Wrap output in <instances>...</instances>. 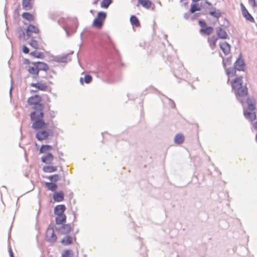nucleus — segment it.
Segmentation results:
<instances>
[{
	"instance_id": "ea45409f",
	"label": "nucleus",
	"mask_w": 257,
	"mask_h": 257,
	"mask_svg": "<svg viewBox=\"0 0 257 257\" xmlns=\"http://www.w3.org/2000/svg\"><path fill=\"white\" fill-rule=\"evenodd\" d=\"M22 51L25 54H28L30 51L29 49L25 45L23 46Z\"/></svg>"
},
{
	"instance_id": "aec40b11",
	"label": "nucleus",
	"mask_w": 257,
	"mask_h": 257,
	"mask_svg": "<svg viewBox=\"0 0 257 257\" xmlns=\"http://www.w3.org/2000/svg\"><path fill=\"white\" fill-rule=\"evenodd\" d=\"M218 40V38L215 36H213L209 37L208 39V41L209 43V45L212 49H214L216 46V42Z\"/></svg>"
},
{
	"instance_id": "49530a36",
	"label": "nucleus",
	"mask_w": 257,
	"mask_h": 257,
	"mask_svg": "<svg viewBox=\"0 0 257 257\" xmlns=\"http://www.w3.org/2000/svg\"><path fill=\"white\" fill-rule=\"evenodd\" d=\"M99 1V0H95L94 2H93V4L94 5H97L98 2Z\"/></svg>"
},
{
	"instance_id": "4c0bfd02",
	"label": "nucleus",
	"mask_w": 257,
	"mask_h": 257,
	"mask_svg": "<svg viewBox=\"0 0 257 257\" xmlns=\"http://www.w3.org/2000/svg\"><path fill=\"white\" fill-rule=\"evenodd\" d=\"M37 63L40 65V68H39V70L41 69V70H43L44 71H47L48 70H49V67L47 64L43 63V62H38Z\"/></svg>"
},
{
	"instance_id": "f03ea898",
	"label": "nucleus",
	"mask_w": 257,
	"mask_h": 257,
	"mask_svg": "<svg viewBox=\"0 0 257 257\" xmlns=\"http://www.w3.org/2000/svg\"><path fill=\"white\" fill-rule=\"evenodd\" d=\"M242 78V76L235 77L230 82V85L236 98L243 104V100L247 97L248 89L243 85Z\"/></svg>"
},
{
	"instance_id": "37998d69",
	"label": "nucleus",
	"mask_w": 257,
	"mask_h": 257,
	"mask_svg": "<svg viewBox=\"0 0 257 257\" xmlns=\"http://www.w3.org/2000/svg\"><path fill=\"white\" fill-rule=\"evenodd\" d=\"M9 253L10 257H15L11 247H10L9 249Z\"/></svg>"
},
{
	"instance_id": "a19ab883",
	"label": "nucleus",
	"mask_w": 257,
	"mask_h": 257,
	"mask_svg": "<svg viewBox=\"0 0 257 257\" xmlns=\"http://www.w3.org/2000/svg\"><path fill=\"white\" fill-rule=\"evenodd\" d=\"M199 25L202 28H204L206 27V24L204 21L200 20L199 21Z\"/></svg>"
},
{
	"instance_id": "1a4fd4ad",
	"label": "nucleus",
	"mask_w": 257,
	"mask_h": 257,
	"mask_svg": "<svg viewBox=\"0 0 257 257\" xmlns=\"http://www.w3.org/2000/svg\"><path fill=\"white\" fill-rule=\"evenodd\" d=\"M49 132L46 130H43L38 132L36 135V138L40 141L46 140L49 136Z\"/></svg>"
},
{
	"instance_id": "b1692460",
	"label": "nucleus",
	"mask_w": 257,
	"mask_h": 257,
	"mask_svg": "<svg viewBox=\"0 0 257 257\" xmlns=\"http://www.w3.org/2000/svg\"><path fill=\"white\" fill-rule=\"evenodd\" d=\"M184 141V136L181 134H177L174 138V142L177 144H181Z\"/></svg>"
},
{
	"instance_id": "e433bc0d",
	"label": "nucleus",
	"mask_w": 257,
	"mask_h": 257,
	"mask_svg": "<svg viewBox=\"0 0 257 257\" xmlns=\"http://www.w3.org/2000/svg\"><path fill=\"white\" fill-rule=\"evenodd\" d=\"M246 102L248 105V107L250 110H253L255 109V104L253 101L250 100L249 98H247Z\"/></svg>"
},
{
	"instance_id": "f3484780",
	"label": "nucleus",
	"mask_w": 257,
	"mask_h": 257,
	"mask_svg": "<svg viewBox=\"0 0 257 257\" xmlns=\"http://www.w3.org/2000/svg\"><path fill=\"white\" fill-rule=\"evenodd\" d=\"M65 210L66 207L64 205H58L54 208V213L55 214H64Z\"/></svg>"
},
{
	"instance_id": "72a5a7b5",
	"label": "nucleus",
	"mask_w": 257,
	"mask_h": 257,
	"mask_svg": "<svg viewBox=\"0 0 257 257\" xmlns=\"http://www.w3.org/2000/svg\"><path fill=\"white\" fill-rule=\"evenodd\" d=\"M209 14L213 17L218 19L221 16V14L219 10H214L209 12Z\"/></svg>"
},
{
	"instance_id": "6ab92c4d",
	"label": "nucleus",
	"mask_w": 257,
	"mask_h": 257,
	"mask_svg": "<svg viewBox=\"0 0 257 257\" xmlns=\"http://www.w3.org/2000/svg\"><path fill=\"white\" fill-rule=\"evenodd\" d=\"M28 71L30 74L35 75V77H36L38 75L39 69L37 66H30L28 69Z\"/></svg>"
},
{
	"instance_id": "09e8293b",
	"label": "nucleus",
	"mask_w": 257,
	"mask_h": 257,
	"mask_svg": "<svg viewBox=\"0 0 257 257\" xmlns=\"http://www.w3.org/2000/svg\"><path fill=\"white\" fill-rule=\"evenodd\" d=\"M255 140H256V142H257V133H256V135L255 136Z\"/></svg>"
},
{
	"instance_id": "4468645a",
	"label": "nucleus",
	"mask_w": 257,
	"mask_h": 257,
	"mask_svg": "<svg viewBox=\"0 0 257 257\" xmlns=\"http://www.w3.org/2000/svg\"><path fill=\"white\" fill-rule=\"evenodd\" d=\"M236 70L237 69H236L235 67L233 68H229L226 69V74L228 76V80L227 83L229 82L230 78H232L233 77L236 76Z\"/></svg>"
},
{
	"instance_id": "7c9ffc66",
	"label": "nucleus",
	"mask_w": 257,
	"mask_h": 257,
	"mask_svg": "<svg viewBox=\"0 0 257 257\" xmlns=\"http://www.w3.org/2000/svg\"><path fill=\"white\" fill-rule=\"evenodd\" d=\"M30 55L37 58H43L44 57L43 53L37 51L31 52Z\"/></svg>"
},
{
	"instance_id": "393cba45",
	"label": "nucleus",
	"mask_w": 257,
	"mask_h": 257,
	"mask_svg": "<svg viewBox=\"0 0 257 257\" xmlns=\"http://www.w3.org/2000/svg\"><path fill=\"white\" fill-rule=\"evenodd\" d=\"M45 186L47 188L48 190L52 191H55L57 189V185L56 183L52 182H45Z\"/></svg>"
},
{
	"instance_id": "c85d7f7f",
	"label": "nucleus",
	"mask_w": 257,
	"mask_h": 257,
	"mask_svg": "<svg viewBox=\"0 0 257 257\" xmlns=\"http://www.w3.org/2000/svg\"><path fill=\"white\" fill-rule=\"evenodd\" d=\"M213 31V29L211 27H206L204 28L200 29V32L201 33L209 35L211 34Z\"/></svg>"
},
{
	"instance_id": "f704fd0d",
	"label": "nucleus",
	"mask_w": 257,
	"mask_h": 257,
	"mask_svg": "<svg viewBox=\"0 0 257 257\" xmlns=\"http://www.w3.org/2000/svg\"><path fill=\"white\" fill-rule=\"evenodd\" d=\"M48 179L53 182H57L60 180V176L58 174H54L47 177Z\"/></svg>"
},
{
	"instance_id": "de8ad7c7",
	"label": "nucleus",
	"mask_w": 257,
	"mask_h": 257,
	"mask_svg": "<svg viewBox=\"0 0 257 257\" xmlns=\"http://www.w3.org/2000/svg\"><path fill=\"white\" fill-rule=\"evenodd\" d=\"M37 91V90H31V92H36Z\"/></svg>"
},
{
	"instance_id": "58836bf2",
	"label": "nucleus",
	"mask_w": 257,
	"mask_h": 257,
	"mask_svg": "<svg viewBox=\"0 0 257 257\" xmlns=\"http://www.w3.org/2000/svg\"><path fill=\"white\" fill-rule=\"evenodd\" d=\"M223 64L225 68L226 66L230 65L231 64V60L230 58H227L223 60Z\"/></svg>"
},
{
	"instance_id": "412c9836",
	"label": "nucleus",
	"mask_w": 257,
	"mask_h": 257,
	"mask_svg": "<svg viewBox=\"0 0 257 257\" xmlns=\"http://www.w3.org/2000/svg\"><path fill=\"white\" fill-rule=\"evenodd\" d=\"M217 34L218 38L220 39H227L228 37V35L225 30H223L222 28H219L217 31Z\"/></svg>"
},
{
	"instance_id": "cd10ccee",
	"label": "nucleus",
	"mask_w": 257,
	"mask_h": 257,
	"mask_svg": "<svg viewBox=\"0 0 257 257\" xmlns=\"http://www.w3.org/2000/svg\"><path fill=\"white\" fill-rule=\"evenodd\" d=\"M130 21L133 25L137 27L140 26V23L136 16L134 15L132 16L130 18Z\"/></svg>"
},
{
	"instance_id": "7ed1b4c3",
	"label": "nucleus",
	"mask_w": 257,
	"mask_h": 257,
	"mask_svg": "<svg viewBox=\"0 0 257 257\" xmlns=\"http://www.w3.org/2000/svg\"><path fill=\"white\" fill-rule=\"evenodd\" d=\"M53 150H55L56 151H59L57 142H56L55 144L53 146L49 145H43L41 146L39 150L40 154H44L41 157V161L42 162L47 164H51L53 163L54 159V156L51 153Z\"/></svg>"
},
{
	"instance_id": "79ce46f5",
	"label": "nucleus",
	"mask_w": 257,
	"mask_h": 257,
	"mask_svg": "<svg viewBox=\"0 0 257 257\" xmlns=\"http://www.w3.org/2000/svg\"><path fill=\"white\" fill-rule=\"evenodd\" d=\"M249 2L251 4L252 7L257 8V3L255 0H248Z\"/></svg>"
},
{
	"instance_id": "a211bd4d",
	"label": "nucleus",
	"mask_w": 257,
	"mask_h": 257,
	"mask_svg": "<svg viewBox=\"0 0 257 257\" xmlns=\"http://www.w3.org/2000/svg\"><path fill=\"white\" fill-rule=\"evenodd\" d=\"M244 115L245 118L250 121H252L256 119L255 113L254 112L244 111Z\"/></svg>"
},
{
	"instance_id": "0eeeda50",
	"label": "nucleus",
	"mask_w": 257,
	"mask_h": 257,
	"mask_svg": "<svg viewBox=\"0 0 257 257\" xmlns=\"http://www.w3.org/2000/svg\"><path fill=\"white\" fill-rule=\"evenodd\" d=\"M140 6L147 10L151 9L153 10L155 8V5L150 0H139L137 7H139Z\"/></svg>"
},
{
	"instance_id": "6e6552de",
	"label": "nucleus",
	"mask_w": 257,
	"mask_h": 257,
	"mask_svg": "<svg viewBox=\"0 0 257 257\" xmlns=\"http://www.w3.org/2000/svg\"><path fill=\"white\" fill-rule=\"evenodd\" d=\"M240 7H241L242 14L243 17L247 21H248L251 23H254L255 21H254V18L249 14L248 11L247 10V9L245 8L244 6L242 3L240 4Z\"/></svg>"
},
{
	"instance_id": "dca6fc26",
	"label": "nucleus",
	"mask_w": 257,
	"mask_h": 257,
	"mask_svg": "<svg viewBox=\"0 0 257 257\" xmlns=\"http://www.w3.org/2000/svg\"><path fill=\"white\" fill-rule=\"evenodd\" d=\"M55 218L56 223L57 224H61L66 220V216L65 214H56Z\"/></svg>"
},
{
	"instance_id": "a878e982",
	"label": "nucleus",
	"mask_w": 257,
	"mask_h": 257,
	"mask_svg": "<svg viewBox=\"0 0 257 257\" xmlns=\"http://www.w3.org/2000/svg\"><path fill=\"white\" fill-rule=\"evenodd\" d=\"M92 80V77L89 75H85L84 79L82 77L80 78V82L81 84L83 85L84 82L87 84L90 83Z\"/></svg>"
},
{
	"instance_id": "423d86ee",
	"label": "nucleus",
	"mask_w": 257,
	"mask_h": 257,
	"mask_svg": "<svg viewBox=\"0 0 257 257\" xmlns=\"http://www.w3.org/2000/svg\"><path fill=\"white\" fill-rule=\"evenodd\" d=\"M57 238L53 227L50 225L46 232V240L49 242H54L56 241Z\"/></svg>"
},
{
	"instance_id": "bb28decb",
	"label": "nucleus",
	"mask_w": 257,
	"mask_h": 257,
	"mask_svg": "<svg viewBox=\"0 0 257 257\" xmlns=\"http://www.w3.org/2000/svg\"><path fill=\"white\" fill-rule=\"evenodd\" d=\"M22 16L24 19L27 20L29 22L34 21L35 20V18L33 15L29 13H24Z\"/></svg>"
},
{
	"instance_id": "20e7f679",
	"label": "nucleus",
	"mask_w": 257,
	"mask_h": 257,
	"mask_svg": "<svg viewBox=\"0 0 257 257\" xmlns=\"http://www.w3.org/2000/svg\"><path fill=\"white\" fill-rule=\"evenodd\" d=\"M40 30L39 28L32 24L29 25L26 30V35L28 38H32L33 34L37 35V38L39 40L41 39V37L40 35Z\"/></svg>"
},
{
	"instance_id": "39448f33",
	"label": "nucleus",
	"mask_w": 257,
	"mask_h": 257,
	"mask_svg": "<svg viewBox=\"0 0 257 257\" xmlns=\"http://www.w3.org/2000/svg\"><path fill=\"white\" fill-rule=\"evenodd\" d=\"M106 17V13L103 12H99L97 13L96 17L94 19L92 25L93 27L101 28Z\"/></svg>"
},
{
	"instance_id": "8fccbe9b",
	"label": "nucleus",
	"mask_w": 257,
	"mask_h": 257,
	"mask_svg": "<svg viewBox=\"0 0 257 257\" xmlns=\"http://www.w3.org/2000/svg\"><path fill=\"white\" fill-rule=\"evenodd\" d=\"M23 37H24V36H25V33L24 32H23Z\"/></svg>"
},
{
	"instance_id": "c9c22d12",
	"label": "nucleus",
	"mask_w": 257,
	"mask_h": 257,
	"mask_svg": "<svg viewBox=\"0 0 257 257\" xmlns=\"http://www.w3.org/2000/svg\"><path fill=\"white\" fill-rule=\"evenodd\" d=\"M72 254L73 252L71 250L67 249L62 253L61 257H71Z\"/></svg>"
},
{
	"instance_id": "4be33fe9",
	"label": "nucleus",
	"mask_w": 257,
	"mask_h": 257,
	"mask_svg": "<svg viewBox=\"0 0 257 257\" xmlns=\"http://www.w3.org/2000/svg\"><path fill=\"white\" fill-rule=\"evenodd\" d=\"M57 167L55 166H46L43 167V171L45 173H53L56 171Z\"/></svg>"
},
{
	"instance_id": "9b49d317",
	"label": "nucleus",
	"mask_w": 257,
	"mask_h": 257,
	"mask_svg": "<svg viewBox=\"0 0 257 257\" xmlns=\"http://www.w3.org/2000/svg\"><path fill=\"white\" fill-rule=\"evenodd\" d=\"M245 64L243 60L240 55L234 63V67L238 71H243L244 69Z\"/></svg>"
},
{
	"instance_id": "473e14b6",
	"label": "nucleus",
	"mask_w": 257,
	"mask_h": 257,
	"mask_svg": "<svg viewBox=\"0 0 257 257\" xmlns=\"http://www.w3.org/2000/svg\"><path fill=\"white\" fill-rule=\"evenodd\" d=\"M112 3V0H103L100 3V6L102 8L107 9Z\"/></svg>"
},
{
	"instance_id": "9d476101",
	"label": "nucleus",
	"mask_w": 257,
	"mask_h": 257,
	"mask_svg": "<svg viewBox=\"0 0 257 257\" xmlns=\"http://www.w3.org/2000/svg\"><path fill=\"white\" fill-rule=\"evenodd\" d=\"M30 85L32 87H35L38 90L41 91H46L48 88V85L47 83L43 81H39L36 83H32L30 84Z\"/></svg>"
},
{
	"instance_id": "5701e85b",
	"label": "nucleus",
	"mask_w": 257,
	"mask_h": 257,
	"mask_svg": "<svg viewBox=\"0 0 257 257\" xmlns=\"http://www.w3.org/2000/svg\"><path fill=\"white\" fill-rule=\"evenodd\" d=\"M201 5L198 3L193 4L191 5L190 12L193 14L196 11H199L201 10Z\"/></svg>"
},
{
	"instance_id": "ddd939ff",
	"label": "nucleus",
	"mask_w": 257,
	"mask_h": 257,
	"mask_svg": "<svg viewBox=\"0 0 257 257\" xmlns=\"http://www.w3.org/2000/svg\"><path fill=\"white\" fill-rule=\"evenodd\" d=\"M219 46L223 52L225 54H228L230 52V46L226 42H222L219 43Z\"/></svg>"
},
{
	"instance_id": "2f4dec72",
	"label": "nucleus",
	"mask_w": 257,
	"mask_h": 257,
	"mask_svg": "<svg viewBox=\"0 0 257 257\" xmlns=\"http://www.w3.org/2000/svg\"><path fill=\"white\" fill-rule=\"evenodd\" d=\"M29 44L30 46L35 49H38L39 48L38 41L34 39H31V40L29 42Z\"/></svg>"
},
{
	"instance_id": "c03bdc74",
	"label": "nucleus",
	"mask_w": 257,
	"mask_h": 257,
	"mask_svg": "<svg viewBox=\"0 0 257 257\" xmlns=\"http://www.w3.org/2000/svg\"><path fill=\"white\" fill-rule=\"evenodd\" d=\"M253 127L257 130V121L253 123Z\"/></svg>"
},
{
	"instance_id": "a18cd8bd",
	"label": "nucleus",
	"mask_w": 257,
	"mask_h": 257,
	"mask_svg": "<svg viewBox=\"0 0 257 257\" xmlns=\"http://www.w3.org/2000/svg\"><path fill=\"white\" fill-rule=\"evenodd\" d=\"M189 17V15L188 14H186L184 15V18L186 19H188Z\"/></svg>"
},
{
	"instance_id": "2eb2a0df",
	"label": "nucleus",
	"mask_w": 257,
	"mask_h": 257,
	"mask_svg": "<svg viewBox=\"0 0 257 257\" xmlns=\"http://www.w3.org/2000/svg\"><path fill=\"white\" fill-rule=\"evenodd\" d=\"M64 194L62 191L55 192L53 194V199L56 202H61L64 200Z\"/></svg>"
},
{
	"instance_id": "f257e3e1",
	"label": "nucleus",
	"mask_w": 257,
	"mask_h": 257,
	"mask_svg": "<svg viewBox=\"0 0 257 257\" xmlns=\"http://www.w3.org/2000/svg\"><path fill=\"white\" fill-rule=\"evenodd\" d=\"M42 97L38 94L32 96L27 100L28 104L33 106L35 110L31 112L30 117L33 121L32 127L35 130L44 128L47 124L45 122L43 117L44 105L41 103Z\"/></svg>"
},
{
	"instance_id": "c756f323",
	"label": "nucleus",
	"mask_w": 257,
	"mask_h": 257,
	"mask_svg": "<svg viewBox=\"0 0 257 257\" xmlns=\"http://www.w3.org/2000/svg\"><path fill=\"white\" fill-rule=\"evenodd\" d=\"M73 238L71 236H66L62 239L61 242L62 244L67 245L71 244Z\"/></svg>"
},
{
	"instance_id": "f8f14e48",
	"label": "nucleus",
	"mask_w": 257,
	"mask_h": 257,
	"mask_svg": "<svg viewBox=\"0 0 257 257\" xmlns=\"http://www.w3.org/2000/svg\"><path fill=\"white\" fill-rule=\"evenodd\" d=\"M72 227L69 224H64L59 228V231L62 234H66L71 232Z\"/></svg>"
}]
</instances>
